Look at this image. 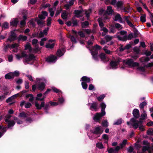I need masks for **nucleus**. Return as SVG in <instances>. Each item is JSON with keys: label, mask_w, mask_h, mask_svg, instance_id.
Wrapping results in <instances>:
<instances>
[{"label": "nucleus", "mask_w": 153, "mask_h": 153, "mask_svg": "<svg viewBox=\"0 0 153 153\" xmlns=\"http://www.w3.org/2000/svg\"><path fill=\"white\" fill-rule=\"evenodd\" d=\"M18 45L17 44H14L9 46V47L12 49V51L14 52H17V48Z\"/></svg>", "instance_id": "15"}, {"label": "nucleus", "mask_w": 153, "mask_h": 153, "mask_svg": "<svg viewBox=\"0 0 153 153\" xmlns=\"http://www.w3.org/2000/svg\"><path fill=\"white\" fill-rule=\"evenodd\" d=\"M27 39V37L26 36H23L22 35H20L18 37V40L21 41H25Z\"/></svg>", "instance_id": "29"}, {"label": "nucleus", "mask_w": 153, "mask_h": 153, "mask_svg": "<svg viewBox=\"0 0 153 153\" xmlns=\"http://www.w3.org/2000/svg\"><path fill=\"white\" fill-rule=\"evenodd\" d=\"M116 36H117V38L118 40L123 41H126L127 39L130 40L133 37V36L132 34H129L128 36H118L117 35H116Z\"/></svg>", "instance_id": "9"}, {"label": "nucleus", "mask_w": 153, "mask_h": 153, "mask_svg": "<svg viewBox=\"0 0 153 153\" xmlns=\"http://www.w3.org/2000/svg\"><path fill=\"white\" fill-rule=\"evenodd\" d=\"M108 151L109 153H115V152L114 149L112 148H111L108 149Z\"/></svg>", "instance_id": "61"}, {"label": "nucleus", "mask_w": 153, "mask_h": 153, "mask_svg": "<svg viewBox=\"0 0 153 153\" xmlns=\"http://www.w3.org/2000/svg\"><path fill=\"white\" fill-rule=\"evenodd\" d=\"M129 123L131 124L135 129L139 127V129L140 131H143L144 130L143 126L142 125L141 121L136 120L135 118L131 119L129 122H127V124L128 125H129Z\"/></svg>", "instance_id": "4"}, {"label": "nucleus", "mask_w": 153, "mask_h": 153, "mask_svg": "<svg viewBox=\"0 0 153 153\" xmlns=\"http://www.w3.org/2000/svg\"><path fill=\"white\" fill-rule=\"evenodd\" d=\"M107 48L106 46H105L103 48V49L105 52L107 54H110L111 51H110L107 49Z\"/></svg>", "instance_id": "58"}, {"label": "nucleus", "mask_w": 153, "mask_h": 153, "mask_svg": "<svg viewBox=\"0 0 153 153\" xmlns=\"http://www.w3.org/2000/svg\"><path fill=\"white\" fill-rule=\"evenodd\" d=\"M68 13L66 12V11L63 12L62 13L61 16L62 18L63 19H66L67 18V17L68 15Z\"/></svg>", "instance_id": "34"}, {"label": "nucleus", "mask_w": 153, "mask_h": 153, "mask_svg": "<svg viewBox=\"0 0 153 153\" xmlns=\"http://www.w3.org/2000/svg\"><path fill=\"white\" fill-rule=\"evenodd\" d=\"M6 128H3L1 129L2 132V133H1L0 132V138L2 136V135L4 134V133L6 132Z\"/></svg>", "instance_id": "64"}, {"label": "nucleus", "mask_w": 153, "mask_h": 153, "mask_svg": "<svg viewBox=\"0 0 153 153\" xmlns=\"http://www.w3.org/2000/svg\"><path fill=\"white\" fill-rule=\"evenodd\" d=\"M141 61L142 62H147L149 60V59L148 57H143L141 59Z\"/></svg>", "instance_id": "51"}, {"label": "nucleus", "mask_w": 153, "mask_h": 153, "mask_svg": "<svg viewBox=\"0 0 153 153\" xmlns=\"http://www.w3.org/2000/svg\"><path fill=\"white\" fill-rule=\"evenodd\" d=\"M11 117L10 115H7L5 117V122H8V126L9 128L13 127L15 124V123L13 121H9V119Z\"/></svg>", "instance_id": "10"}, {"label": "nucleus", "mask_w": 153, "mask_h": 153, "mask_svg": "<svg viewBox=\"0 0 153 153\" xmlns=\"http://www.w3.org/2000/svg\"><path fill=\"white\" fill-rule=\"evenodd\" d=\"M122 120L121 119H119V120H117L114 123V124L115 125H119L120 124L122 123Z\"/></svg>", "instance_id": "59"}, {"label": "nucleus", "mask_w": 153, "mask_h": 153, "mask_svg": "<svg viewBox=\"0 0 153 153\" xmlns=\"http://www.w3.org/2000/svg\"><path fill=\"white\" fill-rule=\"evenodd\" d=\"M105 95L104 94L101 95L100 97H97V99L100 101H101L105 97Z\"/></svg>", "instance_id": "53"}, {"label": "nucleus", "mask_w": 153, "mask_h": 153, "mask_svg": "<svg viewBox=\"0 0 153 153\" xmlns=\"http://www.w3.org/2000/svg\"><path fill=\"white\" fill-rule=\"evenodd\" d=\"M18 20L17 19H13L11 20L10 22V25L13 26H16L18 23Z\"/></svg>", "instance_id": "24"}, {"label": "nucleus", "mask_w": 153, "mask_h": 153, "mask_svg": "<svg viewBox=\"0 0 153 153\" xmlns=\"http://www.w3.org/2000/svg\"><path fill=\"white\" fill-rule=\"evenodd\" d=\"M89 25L88 22L87 21L82 23V27H85Z\"/></svg>", "instance_id": "52"}, {"label": "nucleus", "mask_w": 153, "mask_h": 153, "mask_svg": "<svg viewBox=\"0 0 153 153\" xmlns=\"http://www.w3.org/2000/svg\"><path fill=\"white\" fill-rule=\"evenodd\" d=\"M94 37L93 36H92L91 37V39L88 41V45H92L93 44L92 42L94 41Z\"/></svg>", "instance_id": "41"}, {"label": "nucleus", "mask_w": 153, "mask_h": 153, "mask_svg": "<svg viewBox=\"0 0 153 153\" xmlns=\"http://www.w3.org/2000/svg\"><path fill=\"white\" fill-rule=\"evenodd\" d=\"M25 50H28L29 52L32 51V49L30 46V44L29 43H27L25 45Z\"/></svg>", "instance_id": "26"}, {"label": "nucleus", "mask_w": 153, "mask_h": 153, "mask_svg": "<svg viewBox=\"0 0 153 153\" xmlns=\"http://www.w3.org/2000/svg\"><path fill=\"white\" fill-rule=\"evenodd\" d=\"M113 37H114V36L113 37V36L108 35L105 36V38L107 42H108L111 40L113 39Z\"/></svg>", "instance_id": "39"}, {"label": "nucleus", "mask_w": 153, "mask_h": 153, "mask_svg": "<svg viewBox=\"0 0 153 153\" xmlns=\"http://www.w3.org/2000/svg\"><path fill=\"white\" fill-rule=\"evenodd\" d=\"M27 114H25L24 112H22L20 113L19 117L25 118L27 117Z\"/></svg>", "instance_id": "42"}, {"label": "nucleus", "mask_w": 153, "mask_h": 153, "mask_svg": "<svg viewBox=\"0 0 153 153\" xmlns=\"http://www.w3.org/2000/svg\"><path fill=\"white\" fill-rule=\"evenodd\" d=\"M147 133L149 135H152L153 134V129L149 128L147 131Z\"/></svg>", "instance_id": "54"}, {"label": "nucleus", "mask_w": 153, "mask_h": 153, "mask_svg": "<svg viewBox=\"0 0 153 153\" xmlns=\"http://www.w3.org/2000/svg\"><path fill=\"white\" fill-rule=\"evenodd\" d=\"M57 59L56 56L52 55L46 58V61L48 62H55Z\"/></svg>", "instance_id": "11"}, {"label": "nucleus", "mask_w": 153, "mask_h": 153, "mask_svg": "<svg viewBox=\"0 0 153 153\" xmlns=\"http://www.w3.org/2000/svg\"><path fill=\"white\" fill-rule=\"evenodd\" d=\"M102 138L105 140V143H107L108 142V135L106 134H104L102 136Z\"/></svg>", "instance_id": "49"}, {"label": "nucleus", "mask_w": 153, "mask_h": 153, "mask_svg": "<svg viewBox=\"0 0 153 153\" xmlns=\"http://www.w3.org/2000/svg\"><path fill=\"white\" fill-rule=\"evenodd\" d=\"M101 108V112L97 113L93 117V120L96 122H99L101 119V117L104 116L105 114V109L106 107V105L104 102H102L100 104Z\"/></svg>", "instance_id": "2"}, {"label": "nucleus", "mask_w": 153, "mask_h": 153, "mask_svg": "<svg viewBox=\"0 0 153 153\" xmlns=\"http://www.w3.org/2000/svg\"><path fill=\"white\" fill-rule=\"evenodd\" d=\"M56 10V7H54L51 8L49 9V11L50 13V15L51 17H52L54 15V11Z\"/></svg>", "instance_id": "28"}, {"label": "nucleus", "mask_w": 153, "mask_h": 153, "mask_svg": "<svg viewBox=\"0 0 153 153\" xmlns=\"http://www.w3.org/2000/svg\"><path fill=\"white\" fill-rule=\"evenodd\" d=\"M5 78L7 79H10L14 77V74L13 72H10L5 75Z\"/></svg>", "instance_id": "21"}, {"label": "nucleus", "mask_w": 153, "mask_h": 153, "mask_svg": "<svg viewBox=\"0 0 153 153\" xmlns=\"http://www.w3.org/2000/svg\"><path fill=\"white\" fill-rule=\"evenodd\" d=\"M127 143V140H124L120 144V146L121 148H123L126 145Z\"/></svg>", "instance_id": "43"}, {"label": "nucleus", "mask_w": 153, "mask_h": 153, "mask_svg": "<svg viewBox=\"0 0 153 153\" xmlns=\"http://www.w3.org/2000/svg\"><path fill=\"white\" fill-rule=\"evenodd\" d=\"M103 126L105 127H107L108 126V123L107 120H104L102 123Z\"/></svg>", "instance_id": "62"}, {"label": "nucleus", "mask_w": 153, "mask_h": 153, "mask_svg": "<svg viewBox=\"0 0 153 153\" xmlns=\"http://www.w3.org/2000/svg\"><path fill=\"white\" fill-rule=\"evenodd\" d=\"M146 15H142L140 17V20L142 22H145L146 21Z\"/></svg>", "instance_id": "50"}, {"label": "nucleus", "mask_w": 153, "mask_h": 153, "mask_svg": "<svg viewBox=\"0 0 153 153\" xmlns=\"http://www.w3.org/2000/svg\"><path fill=\"white\" fill-rule=\"evenodd\" d=\"M40 50V49L38 46H35V48L33 50V53H36Z\"/></svg>", "instance_id": "38"}, {"label": "nucleus", "mask_w": 153, "mask_h": 153, "mask_svg": "<svg viewBox=\"0 0 153 153\" xmlns=\"http://www.w3.org/2000/svg\"><path fill=\"white\" fill-rule=\"evenodd\" d=\"M101 48L100 46L97 45L95 47H93L92 50H90L93 57L95 60H97L98 51Z\"/></svg>", "instance_id": "6"}, {"label": "nucleus", "mask_w": 153, "mask_h": 153, "mask_svg": "<svg viewBox=\"0 0 153 153\" xmlns=\"http://www.w3.org/2000/svg\"><path fill=\"white\" fill-rule=\"evenodd\" d=\"M38 40L36 39H33L32 41V44L34 46H36V45L38 42Z\"/></svg>", "instance_id": "60"}, {"label": "nucleus", "mask_w": 153, "mask_h": 153, "mask_svg": "<svg viewBox=\"0 0 153 153\" xmlns=\"http://www.w3.org/2000/svg\"><path fill=\"white\" fill-rule=\"evenodd\" d=\"M16 58L18 60H20L22 58H25V61H24V64L26 65L28 64V62L33 61L35 59V56L32 54L27 56L25 52L24 51L20 53H18L16 55Z\"/></svg>", "instance_id": "1"}, {"label": "nucleus", "mask_w": 153, "mask_h": 153, "mask_svg": "<svg viewBox=\"0 0 153 153\" xmlns=\"http://www.w3.org/2000/svg\"><path fill=\"white\" fill-rule=\"evenodd\" d=\"M113 11V10L111 6H108L107 7V9L106 10V13L107 14L109 15L111 14Z\"/></svg>", "instance_id": "25"}, {"label": "nucleus", "mask_w": 153, "mask_h": 153, "mask_svg": "<svg viewBox=\"0 0 153 153\" xmlns=\"http://www.w3.org/2000/svg\"><path fill=\"white\" fill-rule=\"evenodd\" d=\"M81 12V10H76L74 11L76 15V16L77 17H80L79 15L80 14Z\"/></svg>", "instance_id": "48"}, {"label": "nucleus", "mask_w": 153, "mask_h": 153, "mask_svg": "<svg viewBox=\"0 0 153 153\" xmlns=\"http://www.w3.org/2000/svg\"><path fill=\"white\" fill-rule=\"evenodd\" d=\"M114 20L115 21H118L120 23H122V19L119 13H117L116 15Z\"/></svg>", "instance_id": "22"}, {"label": "nucleus", "mask_w": 153, "mask_h": 153, "mask_svg": "<svg viewBox=\"0 0 153 153\" xmlns=\"http://www.w3.org/2000/svg\"><path fill=\"white\" fill-rule=\"evenodd\" d=\"M36 80L37 88L40 90H43L45 88V86L46 79L44 78L42 79L37 78Z\"/></svg>", "instance_id": "5"}, {"label": "nucleus", "mask_w": 153, "mask_h": 153, "mask_svg": "<svg viewBox=\"0 0 153 153\" xmlns=\"http://www.w3.org/2000/svg\"><path fill=\"white\" fill-rule=\"evenodd\" d=\"M123 4V2L121 1H119L117 2L116 6L117 7V8L119 9L121 7V6Z\"/></svg>", "instance_id": "36"}, {"label": "nucleus", "mask_w": 153, "mask_h": 153, "mask_svg": "<svg viewBox=\"0 0 153 153\" xmlns=\"http://www.w3.org/2000/svg\"><path fill=\"white\" fill-rule=\"evenodd\" d=\"M47 40L46 38H44L41 39V41L40 42V45L41 46H43L44 44V42Z\"/></svg>", "instance_id": "44"}, {"label": "nucleus", "mask_w": 153, "mask_h": 153, "mask_svg": "<svg viewBox=\"0 0 153 153\" xmlns=\"http://www.w3.org/2000/svg\"><path fill=\"white\" fill-rule=\"evenodd\" d=\"M42 19H39L38 18H36L35 20L37 22V24L39 25H42L43 24V21Z\"/></svg>", "instance_id": "35"}, {"label": "nucleus", "mask_w": 153, "mask_h": 153, "mask_svg": "<svg viewBox=\"0 0 153 153\" xmlns=\"http://www.w3.org/2000/svg\"><path fill=\"white\" fill-rule=\"evenodd\" d=\"M123 62L130 67H134L138 66V65L137 63L134 62L133 60L131 59L124 60L123 61Z\"/></svg>", "instance_id": "8"}, {"label": "nucleus", "mask_w": 153, "mask_h": 153, "mask_svg": "<svg viewBox=\"0 0 153 153\" xmlns=\"http://www.w3.org/2000/svg\"><path fill=\"white\" fill-rule=\"evenodd\" d=\"M48 13L45 11H42V13L38 16L39 18L40 19H44L48 15Z\"/></svg>", "instance_id": "16"}, {"label": "nucleus", "mask_w": 153, "mask_h": 153, "mask_svg": "<svg viewBox=\"0 0 153 153\" xmlns=\"http://www.w3.org/2000/svg\"><path fill=\"white\" fill-rule=\"evenodd\" d=\"M143 114L141 115V118L142 119H144L147 117V114L146 113V112L143 110Z\"/></svg>", "instance_id": "47"}, {"label": "nucleus", "mask_w": 153, "mask_h": 153, "mask_svg": "<svg viewBox=\"0 0 153 153\" xmlns=\"http://www.w3.org/2000/svg\"><path fill=\"white\" fill-rule=\"evenodd\" d=\"M139 110L137 109H134L133 111V115L134 117L137 118L139 117Z\"/></svg>", "instance_id": "23"}, {"label": "nucleus", "mask_w": 153, "mask_h": 153, "mask_svg": "<svg viewBox=\"0 0 153 153\" xmlns=\"http://www.w3.org/2000/svg\"><path fill=\"white\" fill-rule=\"evenodd\" d=\"M8 93H6L1 96H0V101H2L4 100L6 97V95Z\"/></svg>", "instance_id": "46"}, {"label": "nucleus", "mask_w": 153, "mask_h": 153, "mask_svg": "<svg viewBox=\"0 0 153 153\" xmlns=\"http://www.w3.org/2000/svg\"><path fill=\"white\" fill-rule=\"evenodd\" d=\"M115 26L116 28L118 29L119 30H121L122 29L123 27L119 23H116Z\"/></svg>", "instance_id": "55"}, {"label": "nucleus", "mask_w": 153, "mask_h": 153, "mask_svg": "<svg viewBox=\"0 0 153 153\" xmlns=\"http://www.w3.org/2000/svg\"><path fill=\"white\" fill-rule=\"evenodd\" d=\"M119 61H111L110 62V65L112 69H115L117 68V66Z\"/></svg>", "instance_id": "14"}, {"label": "nucleus", "mask_w": 153, "mask_h": 153, "mask_svg": "<svg viewBox=\"0 0 153 153\" xmlns=\"http://www.w3.org/2000/svg\"><path fill=\"white\" fill-rule=\"evenodd\" d=\"M35 105L37 109H40L42 108V107H44L45 105V102H42L40 105L37 102H36L35 103Z\"/></svg>", "instance_id": "19"}, {"label": "nucleus", "mask_w": 153, "mask_h": 153, "mask_svg": "<svg viewBox=\"0 0 153 153\" xmlns=\"http://www.w3.org/2000/svg\"><path fill=\"white\" fill-rule=\"evenodd\" d=\"M119 33H120L121 35H122V36H126L125 35L127 34V32H126L124 31H121L118 33H117L116 34L114 35V37H117V36H116V35H117L118 36H119L118 34Z\"/></svg>", "instance_id": "32"}, {"label": "nucleus", "mask_w": 153, "mask_h": 153, "mask_svg": "<svg viewBox=\"0 0 153 153\" xmlns=\"http://www.w3.org/2000/svg\"><path fill=\"white\" fill-rule=\"evenodd\" d=\"M103 131V129L100 126H98L95 128L94 131H91V133L88 135L90 139H92L99 137Z\"/></svg>", "instance_id": "3"}, {"label": "nucleus", "mask_w": 153, "mask_h": 153, "mask_svg": "<svg viewBox=\"0 0 153 153\" xmlns=\"http://www.w3.org/2000/svg\"><path fill=\"white\" fill-rule=\"evenodd\" d=\"M11 34L9 36V38L7 40L12 42L16 38V36L15 33L13 31H11Z\"/></svg>", "instance_id": "12"}, {"label": "nucleus", "mask_w": 153, "mask_h": 153, "mask_svg": "<svg viewBox=\"0 0 153 153\" xmlns=\"http://www.w3.org/2000/svg\"><path fill=\"white\" fill-rule=\"evenodd\" d=\"M111 27H109V28L110 29V31L109 32L110 33H114L115 32V30H114V28L113 27L112 25H111Z\"/></svg>", "instance_id": "56"}, {"label": "nucleus", "mask_w": 153, "mask_h": 153, "mask_svg": "<svg viewBox=\"0 0 153 153\" xmlns=\"http://www.w3.org/2000/svg\"><path fill=\"white\" fill-rule=\"evenodd\" d=\"M98 21L99 23V26L100 28H102L103 27L104 24L102 22V19L99 18L98 19Z\"/></svg>", "instance_id": "33"}, {"label": "nucleus", "mask_w": 153, "mask_h": 153, "mask_svg": "<svg viewBox=\"0 0 153 153\" xmlns=\"http://www.w3.org/2000/svg\"><path fill=\"white\" fill-rule=\"evenodd\" d=\"M81 80L82 81V85L83 88L85 89H87L88 85L86 83H89L91 81L90 79L86 76H83L81 79Z\"/></svg>", "instance_id": "7"}, {"label": "nucleus", "mask_w": 153, "mask_h": 153, "mask_svg": "<svg viewBox=\"0 0 153 153\" xmlns=\"http://www.w3.org/2000/svg\"><path fill=\"white\" fill-rule=\"evenodd\" d=\"M100 57L101 60L103 61L104 62L108 61L109 60L108 58L106 57L105 54L101 53L100 55Z\"/></svg>", "instance_id": "18"}, {"label": "nucleus", "mask_w": 153, "mask_h": 153, "mask_svg": "<svg viewBox=\"0 0 153 153\" xmlns=\"http://www.w3.org/2000/svg\"><path fill=\"white\" fill-rule=\"evenodd\" d=\"M91 9H89L87 10H86L85 12V14L86 15V16L87 17V19H88L89 16V14L91 13Z\"/></svg>", "instance_id": "37"}, {"label": "nucleus", "mask_w": 153, "mask_h": 153, "mask_svg": "<svg viewBox=\"0 0 153 153\" xmlns=\"http://www.w3.org/2000/svg\"><path fill=\"white\" fill-rule=\"evenodd\" d=\"M93 108L94 110L97 111V104L95 102H93L90 107V109Z\"/></svg>", "instance_id": "27"}, {"label": "nucleus", "mask_w": 153, "mask_h": 153, "mask_svg": "<svg viewBox=\"0 0 153 153\" xmlns=\"http://www.w3.org/2000/svg\"><path fill=\"white\" fill-rule=\"evenodd\" d=\"M147 105V103L146 102H144L141 103L140 105V109H143V111L144 106Z\"/></svg>", "instance_id": "40"}, {"label": "nucleus", "mask_w": 153, "mask_h": 153, "mask_svg": "<svg viewBox=\"0 0 153 153\" xmlns=\"http://www.w3.org/2000/svg\"><path fill=\"white\" fill-rule=\"evenodd\" d=\"M23 19L20 22L21 25L22 27H24L25 26L26 24L25 20L27 19V17L25 16H23Z\"/></svg>", "instance_id": "30"}, {"label": "nucleus", "mask_w": 153, "mask_h": 153, "mask_svg": "<svg viewBox=\"0 0 153 153\" xmlns=\"http://www.w3.org/2000/svg\"><path fill=\"white\" fill-rule=\"evenodd\" d=\"M26 97L27 98H29V100L30 102H32L33 100V95L32 94H29L27 95L26 96Z\"/></svg>", "instance_id": "31"}, {"label": "nucleus", "mask_w": 153, "mask_h": 153, "mask_svg": "<svg viewBox=\"0 0 153 153\" xmlns=\"http://www.w3.org/2000/svg\"><path fill=\"white\" fill-rule=\"evenodd\" d=\"M53 41V40H49L48 43L46 45V47L47 48H52L54 46V43H52Z\"/></svg>", "instance_id": "17"}, {"label": "nucleus", "mask_w": 153, "mask_h": 153, "mask_svg": "<svg viewBox=\"0 0 153 153\" xmlns=\"http://www.w3.org/2000/svg\"><path fill=\"white\" fill-rule=\"evenodd\" d=\"M45 98V95H43L42 94L40 93L37 94V97H36V100L38 101H42L44 100Z\"/></svg>", "instance_id": "13"}, {"label": "nucleus", "mask_w": 153, "mask_h": 153, "mask_svg": "<svg viewBox=\"0 0 153 153\" xmlns=\"http://www.w3.org/2000/svg\"><path fill=\"white\" fill-rule=\"evenodd\" d=\"M52 19L51 17H48L47 20V25L48 26H49L51 25Z\"/></svg>", "instance_id": "57"}, {"label": "nucleus", "mask_w": 153, "mask_h": 153, "mask_svg": "<svg viewBox=\"0 0 153 153\" xmlns=\"http://www.w3.org/2000/svg\"><path fill=\"white\" fill-rule=\"evenodd\" d=\"M70 37L71 40L72 42L75 43L76 42V41L75 37L72 36H70Z\"/></svg>", "instance_id": "63"}, {"label": "nucleus", "mask_w": 153, "mask_h": 153, "mask_svg": "<svg viewBox=\"0 0 153 153\" xmlns=\"http://www.w3.org/2000/svg\"><path fill=\"white\" fill-rule=\"evenodd\" d=\"M65 52V49L64 48L62 49V50L59 49L57 51L56 55L57 56L60 57L64 54Z\"/></svg>", "instance_id": "20"}, {"label": "nucleus", "mask_w": 153, "mask_h": 153, "mask_svg": "<svg viewBox=\"0 0 153 153\" xmlns=\"http://www.w3.org/2000/svg\"><path fill=\"white\" fill-rule=\"evenodd\" d=\"M96 146L100 149L103 148V145L101 143H96Z\"/></svg>", "instance_id": "45"}]
</instances>
